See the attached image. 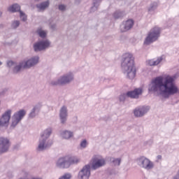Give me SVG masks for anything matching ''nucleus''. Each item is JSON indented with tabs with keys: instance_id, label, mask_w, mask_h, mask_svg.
Listing matches in <instances>:
<instances>
[{
	"instance_id": "1",
	"label": "nucleus",
	"mask_w": 179,
	"mask_h": 179,
	"mask_svg": "<svg viewBox=\"0 0 179 179\" xmlns=\"http://www.w3.org/2000/svg\"><path fill=\"white\" fill-rule=\"evenodd\" d=\"M176 76H159L151 79L148 92L159 94L164 99L179 94V87L176 84Z\"/></svg>"
},
{
	"instance_id": "2",
	"label": "nucleus",
	"mask_w": 179,
	"mask_h": 179,
	"mask_svg": "<svg viewBox=\"0 0 179 179\" xmlns=\"http://www.w3.org/2000/svg\"><path fill=\"white\" fill-rule=\"evenodd\" d=\"M122 71L129 80H133L136 76V69L134 64V56L131 53L123 55L121 63Z\"/></svg>"
},
{
	"instance_id": "3",
	"label": "nucleus",
	"mask_w": 179,
	"mask_h": 179,
	"mask_svg": "<svg viewBox=\"0 0 179 179\" xmlns=\"http://www.w3.org/2000/svg\"><path fill=\"white\" fill-rule=\"evenodd\" d=\"M52 128H47L43 130L41 134V137L38 140V146L37 147V150L39 152L45 151L50 149L52 147L54 142L50 138V135H52Z\"/></svg>"
},
{
	"instance_id": "4",
	"label": "nucleus",
	"mask_w": 179,
	"mask_h": 179,
	"mask_svg": "<svg viewBox=\"0 0 179 179\" xmlns=\"http://www.w3.org/2000/svg\"><path fill=\"white\" fill-rule=\"evenodd\" d=\"M162 31V29L160 27H154L152 29L149 31L146 38H145V41H143V45H150L152 43L157 41L158 38L160 37V32Z\"/></svg>"
},
{
	"instance_id": "5",
	"label": "nucleus",
	"mask_w": 179,
	"mask_h": 179,
	"mask_svg": "<svg viewBox=\"0 0 179 179\" xmlns=\"http://www.w3.org/2000/svg\"><path fill=\"white\" fill-rule=\"evenodd\" d=\"M74 76L71 72H69L64 76L58 78V79L52 80L50 85L52 86H64L73 81Z\"/></svg>"
},
{
	"instance_id": "6",
	"label": "nucleus",
	"mask_w": 179,
	"mask_h": 179,
	"mask_svg": "<svg viewBox=\"0 0 179 179\" xmlns=\"http://www.w3.org/2000/svg\"><path fill=\"white\" fill-rule=\"evenodd\" d=\"M105 165L106 159H104V158L100 155H94L92 157L91 164H90V169H92L93 170L96 171Z\"/></svg>"
},
{
	"instance_id": "7",
	"label": "nucleus",
	"mask_w": 179,
	"mask_h": 179,
	"mask_svg": "<svg viewBox=\"0 0 179 179\" xmlns=\"http://www.w3.org/2000/svg\"><path fill=\"white\" fill-rule=\"evenodd\" d=\"M26 115V111L24 109L20 110L12 117V123L10 124V128L14 129L15 127L23 120Z\"/></svg>"
},
{
	"instance_id": "8",
	"label": "nucleus",
	"mask_w": 179,
	"mask_h": 179,
	"mask_svg": "<svg viewBox=\"0 0 179 179\" xmlns=\"http://www.w3.org/2000/svg\"><path fill=\"white\" fill-rule=\"evenodd\" d=\"M137 164L139 167L146 169L147 171L154 169V163L145 157H141L137 159Z\"/></svg>"
},
{
	"instance_id": "9",
	"label": "nucleus",
	"mask_w": 179,
	"mask_h": 179,
	"mask_svg": "<svg viewBox=\"0 0 179 179\" xmlns=\"http://www.w3.org/2000/svg\"><path fill=\"white\" fill-rule=\"evenodd\" d=\"M50 42L48 40H41L34 44V50L37 52L44 51L50 48Z\"/></svg>"
},
{
	"instance_id": "10",
	"label": "nucleus",
	"mask_w": 179,
	"mask_h": 179,
	"mask_svg": "<svg viewBox=\"0 0 179 179\" xmlns=\"http://www.w3.org/2000/svg\"><path fill=\"white\" fill-rule=\"evenodd\" d=\"M12 114V110L10 109L5 111L4 113H3L2 117L0 118V127L2 128H8V123L10 120V115Z\"/></svg>"
},
{
	"instance_id": "11",
	"label": "nucleus",
	"mask_w": 179,
	"mask_h": 179,
	"mask_svg": "<svg viewBox=\"0 0 179 179\" xmlns=\"http://www.w3.org/2000/svg\"><path fill=\"white\" fill-rule=\"evenodd\" d=\"M39 62V57L38 56H34L29 59H24L22 62H20V64H22L25 67H34L36 66Z\"/></svg>"
},
{
	"instance_id": "12",
	"label": "nucleus",
	"mask_w": 179,
	"mask_h": 179,
	"mask_svg": "<svg viewBox=\"0 0 179 179\" xmlns=\"http://www.w3.org/2000/svg\"><path fill=\"white\" fill-rule=\"evenodd\" d=\"M90 169V164L83 166L78 174V179H89L91 175Z\"/></svg>"
},
{
	"instance_id": "13",
	"label": "nucleus",
	"mask_w": 179,
	"mask_h": 179,
	"mask_svg": "<svg viewBox=\"0 0 179 179\" xmlns=\"http://www.w3.org/2000/svg\"><path fill=\"white\" fill-rule=\"evenodd\" d=\"M149 111V107L148 106H139L138 108H136L133 110L134 116L136 118H141L142 117H144V115H146L147 113Z\"/></svg>"
},
{
	"instance_id": "14",
	"label": "nucleus",
	"mask_w": 179,
	"mask_h": 179,
	"mask_svg": "<svg viewBox=\"0 0 179 179\" xmlns=\"http://www.w3.org/2000/svg\"><path fill=\"white\" fill-rule=\"evenodd\" d=\"M68 119V109L67 106H62V107L59 110V120H60V123L65 124L67 122Z\"/></svg>"
},
{
	"instance_id": "15",
	"label": "nucleus",
	"mask_w": 179,
	"mask_h": 179,
	"mask_svg": "<svg viewBox=\"0 0 179 179\" xmlns=\"http://www.w3.org/2000/svg\"><path fill=\"white\" fill-rule=\"evenodd\" d=\"M10 146V141L8 138L3 137L0 138V154L7 152Z\"/></svg>"
},
{
	"instance_id": "16",
	"label": "nucleus",
	"mask_w": 179,
	"mask_h": 179,
	"mask_svg": "<svg viewBox=\"0 0 179 179\" xmlns=\"http://www.w3.org/2000/svg\"><path fill=\"white\" fill-rule=\"evenodd\" d=\"M134 21L133 20H128L127 21H124L122 24H120V31L122 33L127 32L133 27Z\"/></svg>"
},
{
	"instance_id": "17",
	"label": "nucleus",
	"mask_w": 179,
	"mask_h": 179,
	"mask_svg": "<svg viewBox=\"0 0 179 179\" xmlns=\"http://www.w3.org/2000/svg\"><path fill=\"white\" fill-rule=\"evenodd\" d=\"M72 164H70V162H68L66 160L64 159L63 158H59L58 161L56 162V166L58 169H69L70 166H71Z\"/></svg>"
},
{
	"instance_id": "18",
	"label": "nucleus",
	"mask_w": 179,
	"mask_h": 179,
	"mask_svg": "<svg viewBox=\"0 0 179 179\" xmlns=\"http://www.w3.org/2000/svg\"><path fill=\"white\" fill-rule=\"evenodd\" d=\"M131 99H138V96L142 94V89H135L133 91H129L126 94H123Z\"/></svg>"
},
{
	"instance_id": "19",
	"label": "nucleus",
	"mask_w": 179,
	"mask_h": 179,
	"mask_svg": "<svg viewBox=\"0 0 179 179\" xmlns=\"http://www.w3.org/2000/svg\"><path fill=\"white\" fill-rule=\"evenodd\" d=\"M62 159L66 160L71 165H77L78 164L80 163V158L76 156H66L62 157Z\"/></svg>"
},
{
	"instance_id": "20",
	"label": "nucleus",
	"mask_w": 179,
	"mask_h": 179,
	"mask_svg": "<svg viewBox=\"0 0 179 179\" xmlns=\"http://www.w3.org/2000/svg\"><path fill=\"white\" fill-rule=\"evenodd\" d=\"M41 106L42 105L41 103H38L34 106V108L33 109H31V113H29V115H28V117L31 119L35 118V117H36V115L39 113Z\"/></svg>"
},
{
	"instance_id": "21",
	"label": "nucleus",
	"mask_w": 179,
	"mask_h": 179,
	"mask_svg": "<svg viewBox=\"0 0 179 179\" xmlns=\"http://www.w3.org/2000/svg\"><path fill=\"white\" fill-rule=\"evenodd\" d=\"M48 7H50V1H43L41 3L36 4V8L38 12H44Z\"/></svg>"
},
{
	"instance_id": "22",
	"label": "nucleus",
	"mask_w": 179,
	"mask_h": 179,
	"mask_svg": "<svg viewBox=\"0 0 179 179\" xmlns=\"http://www.w3.org/2000/svg\"><path fill=\"white\" fill-rule=\"evenodd\" d=\"M60 136L62 138V139L69 140L73 137V133L69 130H62L60 132Z\"/></svg>"
},
{
	"instance_id": "23",
	"label": "nucleus",
	"mask_w": 179,
	"mask_h": 179,
	"mask_svg": "<svg viewBox=\"0 0 179 179\" xmlns=\"http://www.w3.org/2000/svg\"><path fill=\"white\" fill-rule=\"evenodd\" d=\"M13 69V74H17L19 73L22 69H29L31 67L25 66L22 64L18 63V66L10 67Z\"/></svg>"
},
{
	"instance_id": "24",
	"label": "nucleus",
	"mask_w": 179,
	"mask_h": 179,
	"mask_svg": "<svg viewBox=\"0 0 179 179\" xmlns=\"http://www.w3.org/2000/svg\"><path fill=\"white\" fill-rule=\"evenodd\" d=\"M8 11L10 13H15L17 12H22L21 11V6L17 3H14L12 6H10V7L8 8Z\"/></svg>"
},
{
	"instance_id": "25",
	"label": "nucleus",
	"mask_w": 179,
	"mask_h": 179,
	"mask_svg": "<svg viewBox=\"0 0 179 179\" xmlns=\"http://www.w3.org/2000/svg\"><path fill=\"white\" fill-rule=\"evenodd\" d=\"M162 59H163L162 57H159L157 58V60H155V59L148 60V65L150 66H155L159 65L160 62H162Z\"/></svg>"
},
{
	"instance_id": "26",
	"label": "nucleus",
	"mask_w": 179,
	"mask_h": 179,
	"mask_svg": "<svg viewBox=\"0 0 179 179\" xmlns=\"http://www.w3.org/2000/svg\"><path fill=\"white\" fill-rule=\"evenodd\" d=\"M101 0H93V6L91 8L90 12H96L98 10L99 6H100Z\"/></svg>"
},
{
	"instance_id": "27",
	"label": "nucleus",
	"mask_w": 179,
	"mask_h": 179,
	"mask_svg": "<svg viewBox=\"0 0 179 179\" xmlns=\"http://www.w3.org/2000/svg\"><path fill=\"white\" fill-rule=\"evenodd\" d=\"M18 176L20 177L18 179H27L29 172L25 169H23L19 172Z\"/></svg>"
},
{
	"instance_id": "28",
	"label": "nucleus",
	"mask_w": 179,
	"mask_h": 179,
	"mask_svg": "<svg viewBox=\"0 0 179 179\" xmlns=\"http://www.w3.org/2000/svg\"><path fill=\"white\" fill-rule=\"evenodd\" d=\"M124 15H125V13L124 11L121 10H116L115 13H113V17H114V19H120L123 17Z\"/></svg>"
},
{
	"instance_id": "29",
	"label": "nucleus",
	"mask_w": 179,
	"mask_h": 179,
	"mask_svg": "<svg viewBox=\"0 0 179 179\" xmlns=\"http://www.w3.org/2000/svg\"><path fill=\"white\" fill-rule=\"evenodd\" d=\"M158 3L157 1H154L150 3L148 7V12H154L156 9H157Z\"/></svg>"
},
{
	"instance_id": "30",
	"label": "nucleus",
	"mask_w": 179,
	"mask_h": 179,
	"mask_svg": "<svg viewBox=\"0 0 179 179\" xmlns=\"http://www.w3.org/2000/svg\"><path fill=\"white\" fill-rule=\"evenodd\" d=\"M37 34L41 38H44L47 36V31H43L41 28H38V29H37Z\"/></svg>"
},
{
	"instance_id": "31",
	"label": "nucleus",
	"mask_w": 179,
	"mask_h": 179,
	"mask_svg": "<svg viewBox=\"0 0 179 179\" xmlns=\"http://www.w3.org/2000/svg\"><path fill=\"white\" fill-rule=\"evenodd\" d=\"M110 162H112L114 166H118L121 164V158H110Z\"/></svg>"
},
{
	"instance_id": "32",
	"label": "nucleus",
	"mask_w": 179,
	"mask_h": 179,
	"mask_svg": "<svg viewBox=\"0 0 179 179\" xmlns=\"http://www.w3.org/2000/svg\"><path fill=\"white\" fill-rule=\"evenodd\" d=\"M20 27V21L19 20H14L12 21L10 24V27L13 29H17Z\"/></svg>"
},
{
	"instance_id": "33",
	"label": "nucleus",
	"mask_w": 179,
	"mask_h": 179,
	"mask_svg": "<svg viewBox=\"0 0 179 179\" xmlns=\"http://www.w3.org/2000/svg\"><path fill=\"white\" fill-rule=\"evenodd\" d=\"M6 64L8 65V68H13L14 66H19V63H16L15 62H13L12 60L8 61Z\"/></svg>"
},
{
	"instance_id": "34",
	"label": "nucleus",
	"mask_w": 179,
	"mask_h": 179,
	"mask_svg": "<svg viewBox=\"0 0 179 179\" xmlns=\"http://www.w3.org/2000/svg\"><path fill=\"white\" fill-rule=\"evenodd\" d=\"M87 141L85 139L82 140L81 143H80V148L81 149H85L87 147Z\"/></svg>"
},
{
	"instance_id": "35",
	"label": "nucleus",
	"mask_w": 179,
	"mask_h": 179,
	"mask_svg": "<svg viewBox=\"0 0 179 179\" xmlns=\"http://www.w3.org/2000/svg\"><path fill=\"white\" fill-rule=\"evenodd\" d=\"M20 20L23 22H26V20H27V17L25 15V13H23V11H20Z\"/></svg>"
},
{
	"instance_id": "36",
	"label": "nucleus",
	"mask_w": 179,
	"mask_h": 179,
	"mask_svg": "<svg viewBox=\"0 0 179 179\" xmlns=\"http://www.w3.org/2000/svg\"><path fill=\"white\" fill-rule=\"evenodd\" d=\"M58 8H59V10H60L62 12H65V10L67 8V6L64 4H60V5H59Z\"/></svg>"
},
{
	"instance_id": "37",
	"label": "nucleus",
	"mask_w": 179,
	"mask_h": 179,
	"mask_svg": "<svg viewBox=\"0 0 179 179\" xmlns=\"http://www.w3.org/2000/svg\"><path fill=\"white\" fill-rule=\"evenodd\" d=\"M127 96L126 94H122L119 97L120 102H124L127 99Z\"/></svg>"
},
{
	"instance_id": "38",
	"label": "nucleus",
	"mask_w": 179,
	"mask_h": 179,
	"mask_svg": "<svg viewBox=\"0 0 179 179\" xmlns=\"http://www.w3.org/2000/svg\"><path fill=\"white\" fill-rule=\"evenodd\" d=\"M71 176L69 173L64 174L62 177L59 178V179H70Z\"/></svg>"
},
{
	"instance_id": "39",
	"label": "nucleus",
	"mask_w": 179,
	"mask_h": 179,
	"mask_svg": "<svg viewBox=\"0 0 179 179\" xmlns=\"http://www.w3.org/2000/svg\"><path fill=\"white\" fill-rule=\"evenodd\" d=\"M50 29L52 30V31H55L57 30V25L55 24L50 25Z\"/></svg>"
},
{
	"instance_id": "40",
	"label": "nucleus",
	"mask_w": 179,
	"mask_h": 179,
	"mask_svg": "<svg viewBox=\"0 0 179 179\" xmlns=\"http://www.w3.org/2000/svg\"><path fill=\"white\" fill-rule=\"evenodd\" d=\"M173 179H179V171L177 172L175 176H173Z\"/></svg>"
},
{
	"instance_id": "41",
	"label": "nucleus",
	"mask_w": 179,
	"mask_h": 179,
	"mask_svg": "<svg viewBox=\"0 0 179 179\" xmlns=\"http://www.w3.org/2000/svg\"><path fill=\"white\" fill-rule=\"evenodd\" d=\"M75 3H76V4H79V3H80V0H76Z\"/></svg>"
},
{
	"instance_id": "42",
	"label": "nucleus",
	"mask_w": 179,
	"mask_h": 179,
	"mask_svg": "<svg viewBox=\"0 0 179 179\" xmlns=\"http://www.w3.org/2000/svg\"><path fill=\"white\" fill-rule=\"evenodd\" d=\"M157 159H162V156H161V155L157 156Z\"/></svg>"
},
{
	"instance_id": "43",
	"label": "nucleus",
	"mask_w": 179,
	"mask_h": 179,
	"mask_svg": "<svg viewBox=\"0 0 179 179\" xmlns=\"http://www.w3.org/2000/svg\"><path fill=\"white\" fill-rule=\"evenodd\" d=\"M2 14H3L2 11H0V17H2Z\"/></svg>"
},
{
	"instance_id": "44",
	"label": "nucleus",
	"mask_w": 179,
	"mask_h": 179,
	"mask_svg": "<svg viewBox=\"0 0 179 179\" xmlns=\"http://www.w3.org/2000/svg\"><path fill=\"white\" fill-rule=\"evenodd\" d=\"M3 28V24H0V29Z\"/></svg>"
},
{
	"instance_id": "45",
	"label": "nucleus",
	"mask_w": 179,
	"mask_h": 179,
	"mask_svg": "<svg viewBox=\"0 0 179 179\" xmlns=\"http://www.w3.org/2000/svg\"><path fill=\"white\" fill-rule=\"evenodd\" d=\"M3 63L0 61V66H1V65H3Z\"/></svg>"
},
{
	"instance_id": "46",
	"label": "nucleus",
	"mask_w": 179,
	"mask_h": 179,
	"mask_svg": "<svg viewBox=\"0 0 179 179\" xmlns=\"http://www.w3.org/2000/svg\"><path fill=\"white\" fill-rule=\"evenodd\" d=\"M31 179H41V178H33Z\"/></svg>"
},
{
	"instance_id": "47",
	"label": "nucleus",
	"mask_w": 179,
	"mask_h": 179,
	"mask_svg": "<svg viewBox=\"0 0 179 179\" xmlns=\"http://www.w3.org/2000/svg\"><path fill=\"white\" fill-rule=\"evenodd\" d=\"M36 1H38L39 0H35Z\"/></svg>"
},
{
	"instance_id": "48",
	"label": "nucleus",
	"mask_w": 179,
	"mask_h": 179,
	"mask_svg": "<svg viewBox=\"0 0 179 179\" xmlns=\"http://www.w3.org/2000/svg\"><path fill=\"white\" fill-rule=\"evenodd\" d=\"M179 172V170H178V172L177 173H178Z\"/></svg>"
},
{
	"instance_id": "49",
	"label": "nucleus",
	"mask_w": 179,
	"mask_h": 179,
	"mask_svg": "<svg viewBox=\"0 0 179 179\" xmlns=\"http://www.w3.org/2000/svg\"><path fill=\"white\" fill-rule=\"evenodd\" d=\"M24 179H25V178H24Z\"/></svg>"
}]
</instances>
